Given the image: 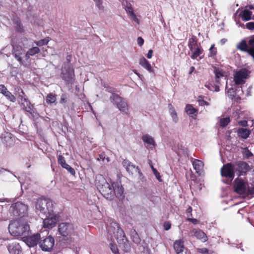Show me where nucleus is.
I'll return each instance as SVG.
<instances>
[{"label": "nucleus", "instance_id": "603ef678", "mask_svg": "<svg viewBox=\"0 0 254 254\" xmlns=\"http://www.w3.org/2000/svg\"><path fill=\"white\" fill-rule=\"evenodd\" d=\"M126 10L127 12L129 14L130 16L134 13L131 6H127L126 8Z\"/></svg>", "mask_w": 254, "mask_h": 254}, {"label": "nucleus", "instance_id": "bb28decb", "mask_svg": "<svg viewBox=\"0 0 254 254\" xmlns=\"http://www.w3.org/2000/svg\"><path fill=\"white\" fill-rule=\"evenodd\" d=\"M185 110L186 113L189 115H194L197 112V110L190 104H187Z\"/></svg>", "mask_w": 254, "mask_h": 254}, {"label": "nucleus", "instance_id": "7ed1b4c3", "mask_svg": "<svg viewBox=\"0 0 254 254\" xmlns=\"http://www.w3.org/2000/svg\"><path fill=\"white\" fill-rule=\"evenodd\" d=\"M8 230L14 236H21L28 234L30 227L27 222L21 219L13 220L9 224Z\"/></svg>", "mask_w": 254, "mask_h": 254}, {"label": "nucleus", "instance_id": "052dcab7", "mask_svg": "<svg viewBox=\"0 0 254 254\" xmlns=\"http://www.w3.org/2000/svg\"><path fill=\"white\" fill-rule=\"evenodd\" d=\"M130 17L135 22H137V23H139V20L134 13L131 15Z\"/></svg>", "mask_w": 254, "mask_h": 254}, {"label": "nucleus", "instance_id": "ea45409f", "mask_svg": "<svg viewBox=\"0 0 254 254\" xmlns=\"http://www.w3.org/2000/svg\"><path fill=\"white\" fill-rule=\"evenodd\" d=\"M96 3V5L100 10H103L104 6L102 5V0H93Z\"/></svg>", "mask_w": 254, "mask_h": 254}, {"label": "nucleus", "instance_id": "a19ab883", "mask_svg": "<svg viewBox=\"0 0 254 254\" xmlns=\"http://www.w3.org/2000/svg\"><path fill=\"white\" fill-rule=\"evenodd\" d=\"M68 101V97L67 95L65 94H63L61 95V99H60V103L61 104H65L67 103Z\"/></svg>", "mask_w": 254, "mask_h": 254}, {"label": "nucleus", "instance_id": "de8ad7c7", "mask_svg": "<svg viewBox=\"0 0 254 254\" xmlns=\"http://www.w3.org/2000/svg\"><path fill=\"white\" fill-rule=\"evenodd\" d=\"M197 251L202 254H208V250L207 248H198L197 249Z\"/></svg>", "mask_w": 254, "mask_h": 254}, {"label": "nucleus", "instance_id": "49530a36", "mask_svg": "<svg viewBox=\"0 0 254 254\" xmlns=\"http://www.w3.org/2000/svg\"><path fill=\"white\" fill-rule=\"evenodd\" d=\"M163 226L164 230L168 231L171 227V223L169 221H165L164 223Z\"/></svg>", "mask_w": 254, "mask_h": 254}, {"label": "nucleus", "instance_id": "20e7f679", "mask_svg": "<svg viewBox=\"0 0 254 254\" xmlns=\"http://www.w3.org/2000/svg\"><path fill=\"white\" fill-rule=\"evenodd\" d=\"M36 208L41 213L51 215L53 213V203L51 199L41 197L37 200Z\"/></svg>", "mask_w": 254, "mask_h": 254}, {"label": "nucleus", "instance_id": "58836bf2", "mask_svg": "<svg viewBox=\"0 0 254 254\" xmlns=\"http://www.w3.org/2000/svg\"><path fill=\"white\" fill-rule=\"evenodd\" d=\"M170 114H171V116L172 118L173 121L175 123H176L178 122V120L177 113L176 112L175 110L173 109L171 111Z\"/></svg>", "mask_w": 254, "mask_h": 254}, {"label": "nucleus", "instance_id": "473e14b6", "mask_svg": "<svg viewBox=\"0 0 254 254\" xmlns=\"http://www.w3.org/2000/svg\"><path fill=\"white\" fill-rule=\"evenodd\" d=\"M209 52L208 54L209 57H214L217 54V49L215 47V45L213 44L210 48Z\"/></svg>", "mask_w": 254, "mask_h": 254}, {"label": "nucleus", "instance_id": "09e8293b", "mask_svg": "<svg viewBox=\"0 0 254 254\" xmlns=\"http://www.w3.org/2000/svg\"><path fill=\"white\" fill-rule=\"evenodd\" d=\"M192 208L191 206H189L187 209H186V212L187 213V218L188 217H190L192 216V213H191V212H192Z\"/></svg>", "mask_w": 254, "mask_h": 254}, {"label": "nucleus", "instance_id": "39448f33", "mask_svg": "<svg viewBox=\"0 0 254 254\" xmlns=\"http://www.w3.org/2000/svg\"><path fill=\"white\" fill-rule=\"evenodd\" d=\"M188 45L191 53L190 58L192 59H197L198 57H199L200 59L203 58V56L201 57V55L203 53V50L200 44H198V39L195 36L192 35L189 39Z\"/></svg>", "mask_w": 254, "mask_h": 254}, {"label": "nucleus", "instance_id": "f8f14e48", "mask_svg": "<svg viewBox=\"0 0 254 254\" xmlns=\"http://www.w3.org/2000/svg\"><path fill=\"white\" fill-rule=\"evenodd\" d=\"M222 177L230 179L232 181L235 177V170L234 164L227 163L223 165L220 170Z\"/></svg>", "mask_w": 254, "mask_h": 254}, {"label": "nucleus", "instance_id": "a211bd4d", "mask_svg": "<svg viewBox=\"0 0 254 254\" xmlns=\"http://www.w3.org/2000/svg\"><path fill=\"white\" fill-rule=\"evenodd\" d=\"M189 236L190 237L195 236L197 239L201 240L203 242L207 241L206 235L200 230H197L193 229L189 232Z\"/></svg>", "mask_w": 254, "mask_h": 254}, {"label": "nucleus", "instance_id": "f03ea898", "mask_svg": "<svg viewBox=\"0 0 254 254\" xmlns=\"http://www.w3.org/2000/svg\"><path fill=\"white\" fill-rule=\"evenodd\" d=\"M107 229L109 234L111 236V240H114L113 237H114L119 245L124 247L128 244V241L119 223L113 222L111 223L110 226L107 227Z\"/></svg>", "mask_w": 254, "mask_h": 254}, {"label": "nucleus", "instance_id": "13d9d810", "mask_svg": "<svg viewBox=\"0 0 254 254\" xmlns=\"http://www.w3.org/2000/svg\"><path fill=\"white\" fill-rule=\"evenodd\" d=\"M154 175L155 176L156 178L157 179V180L159 181V182H161L162 181V180H161V177L160 175V173L158 172V171H156V172H155L154 173H153Z\"/></svg>", "mask_w": 254, "mask_h": 254}, {"label": "nucleus", "instance_id": "72a5a7b5", "mask_svg": "<svg viewBox=\"0 0 254 254\" xmlns=\"http://www.w3.org/2000/svg\"><path fill=\"white\" fill-rule=\"evenodd\" d=\"M197 101L200 106H208L209 105L208 102L204 100V96H198Z\"/></svg>", "mask_w": 254, "mask_h": 254}, {"label": "nucleus", "instance_id": "2f4dec72", "mask_svg": "<svg viewBox=\"0 0 254 254\" xmlns=\"http://www.w3.org/2000/svg\"><path fill=\"white\" fill-rule=\"evenodd\" d=\"M40 51V49L38 47H33L31 48H30L27 52H28V54L33 56L37 54H38Z\"/></svg>", "mask_w": 254, "mask_h": 254}, {"label": "nucleus", "instance_id": "5701e85b", "mask_svg": "<svg viewBox=\"0 0 254 254\" xmlns=\"http://www.w3.org/2000/svg\"><path fill=\"white\" fill-rule=\"evenodd\" d=\"M142 140L146 143H147L149 147L152 149L155 146V143L154 139L150 135L148 134L143 135L142 136Z\"/></svg>", "mask_w": 254, "mask_h": 254}, {"label": "nucleus", "instance_id": "6ab92c4d", "mask_svg": "<svg viewBox=\"0 0 254 254\" xmlns=\"http://www.w3.org/2000/svg\"><path fill=\"white\" fill-rule=\"evenodd\" d=\"M173 247L176 254H180L184 252V241L182 240H176L174 243Z\"/></svg>", "mask_w": 254, "mask_h": 254}, {"label": "nucleus", "instance_id": "c03bdc74", "mask_svg": "<svg viewBox=\"0 0 254 254\" xmlns=\"http://www.w3.org/2000/svg\"><path fill=\"white\" fill-rule=\"evenodd\" d=\"M58 163L61 165L62 166L63 164H64V163H65V160L64 159V157H63L62 155H59L58 157Z\"/></svg>", "mask_w": 254, "mask_h": 254}, {"label": "nucleus", "instance_id": "f3484780", "mask_svg": "<svg viewBox=\"0 0 254 254\" xmlns=\"http://www.w3.org/2000/svg\"><path fill=\"white\" fill-rule=\"evenodd\" d=\"M46 218L43 221V226L44 228L51 229L54 227L59 220V217L56 215L51 213V215H48Z\"/></svg>", "mask_w": 254, "mask_h": 254}, {"label": "nucleus", "instance_id": "b1692460", "mask_svg": "<svg viewBox=\"0 0 254 254\" xmlns=\"http://www.w3.org/2000/svg\"><path fill=\"white\" fill-rule=\"evenodd\" d=\"M237 133L239 137L247 139L251 134V130L247 128H240L237 130Z\"/></svg>", "mask_w": 254, "mask_h": 254}, {"label": "nucleus", "instance_id": "e2e57ef3", "mask_svg": "<svg viewBox=\"0 0 254 254\" xmlns=\"http://www.w3.org/2000/svg\"><path fill=\"white\" fill-rule=\"evenodd\" d=\"M194 70H195L194 67L193 66H191L190 67V71L189 72V74H191L194 71Z\"/></svg>", "mask_w": 254, "mask_h": 254}, {"label": "nucleus", "instance_id": "c85d7f7f", "mask_svg": "<svg viewBox=\"0 0 254 254\" xmlns=\"http://www.w3.org/2000/svg\"><path fill=\"white\" fill-rule=\"evenodd\" d=\"M50 40L51 38L49 37H47L44 39H41L35 43L37 46L41 47L42 46L47 45Z\"/></svg>", "mask_w": 254, "mask_h": 254}, {"label": "nucleus", "instance_id": "3c124183", "mask_svg": "<svg viewBox=\"0 0 254 254\" xmlns=\"http://www.w3.org/2000/svg\"><path fill=\"white\" fill-rule=\"evenodd\" d=\"M66 170L69 172L70 173V174L72 175H73L74 176L75 174V171L74 170V169L72 168L71 166H70L69 165H68V167H67V168H66Z\"/></svg>", "mask_w": 254, "mask_h": 254}, {"label": "nucleus", "instance_id": "dca6fc26", "mask_svg": "<svg viewBox=\"0 0 254 254\" xmlns=\"http://www.w3.org/2000/svg\"><path fill=\"white\" fill-rule=\"evenodd\" d=\"M234 166L235 171L238 172L239 176L245 175L249 169L248 164L242 161L236 162Z\"/></svg>", "mask_w": 254, "mask_h": 254}, {"label": "nucleus", "instance_id": "cd10ccee", "mask_svg": "<svg viewBox=\"0 0 254 254\" xmlns=\"http://www.w3.org/2000/svg\"><path fill=\"white\" fill-rule=\"evenodd\" d=\"M46 101L48 104L54 103L56 101V95L53 93H49L46 97Z\"/></svg>", "mask_w": 254, "mask_h": 254}, {"label": "nucleus", "instance_id": "6e6d98bb", "mask_svg": "<svg viewBox=\"0 0 254 254\" xmlns=\"http://www.w3.org/2000/svg\"><path fill=\"white\" fill-rule=\"evenodd\" d=\"M239 125L243 127H247L248 126V121L246 120L240 121L238 123Z\"/></svg>", "mask_w": 254, "mask_h": 254}, {"label": "nucleus", "instance_id": "680f3d73", "mask_svg": "<svg viewBox=\"0 0 254 254\" xmlns=\"http://www.w3.org/2000/svg\"><path fill=\"white\" fill-rule=\"evenodd\" d=\"M24 56H25V58L26 60H29L30 56H32L31 55L28 54V52H27L26 53L25 52V54Z\"/></svg>", "mask_w": 254, "mask_h": 254}, {"label": "nucleus", "instance_id": "864d4df0", "mask_svg": "<svg viewBox=\"0 0 254 254\" xmlns=\"http://www.w3.org/2000/svg\"><path fill=\"white\" fill-rule=\"evenodd\" d=\"M187 220L193 224H196L198 223V220L196 219L192 218L191 217L187 218Z\"/></svg>", "mask_w": 254, "mask_h": 254}, {"label": "nucleus", "instance_id": "393cba45", "mask_svg": "<svg viewBox=\"0 0 254 254\" xmlns=\"http://www.w3.org/2000/svg\"><path fill=\"white\" fill-rule=\"evenodd\" d=\"M240 16L243 21H248L251 19L252 12L248 9H244L241 12Z\"/></svg>", "mask_w": 254, "mask_h": 254}, {"label": "nucleus", "instance_id": "9d476101", "mask_svg": "<svg viewBox=\"0 0 254 254\" xmlns=\"http://www.w3.org/2000/svg\"><path fill=\"white\" fill-rule=\"evenodd\" d=\"M111 101L119 109V110L125 114H127L128 111V105L127 103L116 94H113L110 97Z\"/></svg>", "mask_w": 254, "mask_h": 254}, {"label": "nucleus", "instance_id": "6e6552de", "mask_svg": "<svg viewBox=\"0 0 254 254\" xmlns=\"http://www.w3.org/2000/svg\"><path fill=\"white\" fill-rule=\"evenodd\" d=\"M20 91L21 94L19 95L18 98L21 100V103L20 105L21 109L33 116L35 110L33 105L31 103L27 98L24 97L25 96V93L20 87L17 88V91Z\"/></svg>", "mask_w": 254, "mask_h": 254}, {"label": "nucleus", "instance_id": "c756f323", "mask_svg": "<svg viewBox=\"0 0 254 254\" xmlns=\"http://www.w3.org/2000/svg\"><path fill=\"white\" fill-rule=\"evenodd\" d=\"M214 73L215 75L216 82L218 84L220 83L219 78L221 77H223L224 74L221 70L219 69H216L214 70Z\"/></svg>", "mask_w": 254, "mask_h": 254}, {"label": "nucleus", "instance_id": "a878e982", "mask_svg": "<svg viewBox=\"0 0 254 254\" xmlns=\"http://www.w3.org/2000/svg\"><path fill=\"white\" fill-rule=\"evenodd\" d=\"M8 250L10 254H19V246L18 245H9L8 247Z\"/></svg>", "mask_w": 254, "mask_h": 254}, {"label": "nucleus", "instance_id": "f257e3e1", "mask_svg": "<svg viewBox=\"0 0 254 254\" xmlns=\"http://www.w3.org/2000/svg\"><path fill=\"white\" fill-rule=\"evenodd\" d=\"M95 184L100 192L106 198H111L114 194L116 193H117L118 196H121L124 192L123 189L121 187L118 185L116 188V186H114V184L112 185L114 189L113 191L111 185L107 182L102 175L96 176Z\"/></svg>", "mask_w": 254, "mask_h": 254}, {"label": "nucleus", "instance_id": "c9c22d12", "mask_svg": "<svg viewBox=\"0 0 254 254\" xmlns=\"http://www.w3.org/2000/svg\"><path fill=\"white\" fill-rule=\"evenodd\" d=\"M244 186L242 182L239 183L235 187V191L237 192H242L244 190Z\"/></svg>", "mask_w": 254, "mask_h": 254}, {"label": "nucleus", "instance_id": "37998d69", "mask_svg": "<svg viewBox=\"0 0 254 254\" xmlns=\"http://www.w3.org/2000/svg\"><path fill=\"white\" fill-rule=\"evenodd\" d=\"M135 168V166L133 165L131 163H130V164L127 167L126 169L129 173L132 174L133 171Z\"/></svg>", "mask_w": 254, "mask_h": 254}, {"label": "nucleus", "instance_id": "4d7b16f0", "mask_svg": "<svg viewBox=\"0 0 254 254\" xmlns=\"http://www.w3.org/2000/svg\"><path fill=\"white\" fill-rule=\"evenodd\" d=\"M137 41L138 45L140 46H141L144 43V40L141 37H139L137 38Z\"/></svg>", "mask_w": 254, "mask_h": 254}, {"label": "nucleus", "instance_id": "79ce46f5", "mask_svg": "<svg viewBox=\"0 0 254 254\" xmlns=\"http://www.w3.org/2000/svg\"><path fill=\"white\" fill-rule=\"evenodd\" d=\"M243 155L244 157L247 158L253 156V153L248 149L243 152Z\"/></svg>", "mask_w": 254, "mask_h": 254}, {"label": "nucleus", "instance_id": "ddd939ff", "mask_svg": "<svg viewBox=\"0 0 254 254\" xmlns=\"http://www.w3.org/2000/svg\"><path fill=\"white\" fill-rule=\"evenodd\" d=\"M54 245L55 240L52 236H48L43 240H41L39 243L40 248L44 252H51Z\"/></svg>", "mask_w": 254, "mask_h": 254}, {"label": "nucleus", "instance_id": "8fccbe9b", "mask_svg": "<svg viewBox=\"0 0 254 254\" xmlns=\"http://www.w3.org/2000/svg\"><path fill=\"white\" fill-rule=\"evenodd\" d=\"M7 91L6 87L2 84L0 85V93L4 95Z\"/></svg>", "mask_w": 254, "mask_h": 254}, {"label": "nucleus", "instance_id": "4be33fe9", "mask_svg": "<svg viewBox=\"0 0 254 254\" xmlns=\"http://www.w3.org/2000/svg\"><path fill=\"white\" fill-rule=\"evenodd\" d=\"M192 165L196 173L200 174L203 168V163L200 160L194 159L192 162Z\"/></svg>", "mask_w": 254, "mask_h": 254}, {"label": "nucleus", "instance_id": "e433bc0d", "mask_svg": "<svg viewBox=\"0 0 254 254\" xmlns=\"http://www.w3.org/2000/svg\"><path fill=\"white\" fill-rule=\"evenodd\" d=\"M16 30L20 33L24 32L23 26L20 21H17L15 26Z\"/></svg>", "mask_w": 254, "mask_h": 254}, {"label": "nucleus", "instance_id": "1a4fd4ad", "mask_svg": "<svg viewBox=\"0 0 254 254\" xmlns=\"http://www.w3.org/2000/svg\"><path fill=\"white\" fill-rule=\"evenodd\" d=\"M61 76L68 84H73L75 80L74 69L70 65L64 67Z\"/></svg>", "mask_w": 254, "mask_h": 254}, {"label": "nucleus", "instance_id": "a18cd8bd", "mask_svg": "<svg viewBox=\"0 0 254 254\" xmlns=\"http://www.w3.org/2000/svg\"><path fill=\"white\" fill-rule=\"evenodd\" d=\"M246 28L251 31H254V22H250L246 24Z\"/></svg>", "mask_w": 254, "mask_h": 254}, {"label": "nucleus", "instance_id": "aec40b11", "mask_svg": "<svg viewBox=\"0 0 254 254\" xmlns=\"http://www.w3.org/2000/svg\"><path fill=\"white\" fill-rule=\"evenodd\" d=\"M139 64L143 68L146 69L150 73H154V70L151 66L150 63L144 57H142L139 59Z\"/></svg>", "mask_w": 254, "mask_h": 254}, {"label": "nucleus", "instance_id": "0e129e2a", "mask_svg": "<svg viewBox=\"0 0 254 254\" xmlns=\"http://www.w3.org/2000/svg\"><path fill=\"white\" fill-rule=\"evenodd\" d=\"M133 72H134L136 75H137L138 77H140V74H139V73L137 71V70H136L134 69V70H133Z\"/></svg>", "mask_w": 254, "mask_h": 254}, {"label": "nucleus", "instance_id": "4468645a", "mask_svg": "<svg viewBox=\"0 0 254 254\" xmlns=\"http://www.w3.org/2000/svg\"><path fill=\"white\" fill-rule=\"evenodd\" d=\"M250 72L246 68H243L236 72L234 77L235 83L238 85H242L245 83V79H247Z\"/></svg>", "mask_w": 254, "mask_h": 254}, {"label": "nucleus", "instance_id": "423d86ee", "mask_svg": "<svg viewBox=\"0 0 254 254\" xmlns=\"http://www.w3.org/2000/svg\"><path fill=\"white\" fill-rule=\"evenodd\" d=\"M28 209L27 205L18 201L11 205L9 211L14 216L21 218L26 215Z\"/></svg>", "mask_w": 254, "mask_h": 254}, {"label": "nucleus", "instance_id": "5fc2aeb1", "mask_svg": "<svg viewBox=\"0 0 254 254\" xmlns=\"http://www.w3.org/2000/svg\"><path fill=\"white\" fill-rule=\"evenodd\" d=\"M130 162H129L128 160L124 159L123 161L122 164L124 167L126 169L127 167L130 164Z\"/></svg>", "mask_w": 254, "mask_h": 254}, {"label": "nucleus", "instance_id": "0eeeda50", "mask_svg": "<svg viewBox=\"0 0 254 254\" xmlns=\"http://www.w3.org/2000/svg\"><path fill=\"white\" fill-rule=\"evenodd\" d=\"M58 231L63 237L70 239L72 236L76 234V231L73 225L70 223L63 222L59 225Z\"/></svg>", "mask_w": 254, "mask_h": 254}, {"label": "nucleus", "instance_id": "bf43d9fd", "mask_svg": "<svg viewBox=\"0 0 254 254\" xmlns=\"http://www.w3.org/2000/svg\"><path fill=\"white\" fill-rule=\"evenodd\" d=\"M153 51L152 50H149L148 53L146 55V57L148 59H151L152 57Z\"/></svg>", "mask_w": 254, "mask_h": 254}, {"label": "nucleus", "instance_id": "7c9ffc66", "mask_svg": "<svg viewBox=\"0 0 254 254\" xmlns=\"http://www.w3.org/2000/svg\"><path fill=\"white\" fill-rule=\"evenodd\" d=\"M3 95L5 96L6 99L10 102H15L16 101L15 97L8 90Z\"/></svg>", "mask_w": 254, "mask_h": 254}, {"label": "nucleus", "instance_id": "9b49d317", "mask_svg": "<svg viewBox=\"0 0 254 254\" xmlns=\"http://www.w3.org/2000/svg\"><path fill=\"white\" fill-rule=\"evenodd\" d=\"M12 54L15 59L21 65L24 66H28L29 64H26L23 60V56L25 54V50L22 46L18 45H12Z\"/></svg>", "mask_w": 254, "mask_h": 254}, {"label": "nucleus", "instance_id": "f704fd0d", "mask_svg": "<svg viewBox=\"0 0 254 254\" xmlns=\"http://www.w3.org/2000/svg\"><path fill=\"white\" fill-rule=\"evenodd\" d=\"M230 122V119L229 117L221 119L220 121V126L223 127H226Z\"/></svg>", "mask_w": 254, "mask_h": 254}, {"label": "nucleus", "instance_id": "4c0bfd02", "mask_svg": "<svg viewBox=\"0 0 254 254\" xmlns=\"http://www.w3.org/2000/svg\"><path fill=\"white\" fill-rule=\"evenodd\" d=\"M110 246L111 251L113 253H114V254H120L116 244L111 243Z\"/></svg>", "mask_w": 254, "mask_h": 254}, {"label": "nucleus", "instance_id": "69168bd1", "mask_svg": "<svg viewBox=\"0 0 254 254\" xmlns=\"http://www.w3.org/2000/svg\"><path fill=\"white\" fill-rule=\"evenodd\" d=\"M69 165H68L67 164L65 163H64V164H63L62 166H61L63 168H64L66 169V168H67V167Z\"/></svg>", "mask_w": 254, "mask_h": 254}, {"label": "nucleus", "instance_id": "2eb2a0df", "mask_svg": "<svg viewBox=\"0 0 254 254\" xmlns=\"http://www.w3.org/2000/svg\"><path fill=\"white\" fill-rule=\"evenodd\" d=\"M40 234L39 233H36L31 236H27L22 237V241L29 247H34L39 244L40 241Z\"/></svg>", "mask_w": 254, "mask_h": 254}, {"label": "nucleus", "instance_id": "338daca9", "mask_svg": "<svg viewBox=\"0 0 254 254\" xmlns=\"http://www.w3.org/2000/svg\"><path fill=\"white\" fill-rule=\"evenodd\" d=\"M190 179L192 181H194L196 179V177L194 175H192V176L190 177Z\"/></svg>", "mask_w": 254, "mask_h": 254}, {"label": "nucleus", "instance_id": "412c9836", "mask_svg": "<svg viewBox=\"0 0 254 254\" xmlns=\"http://www.w3.org/2000/svg\"><path fill=\"white\" fill-rule=\"evenodd\" d=\"M237 48L238 49L241 51L247 52L249 54L250 50L253 49V47L249 46L245 40H242L237 45Z\"/></svg>", "mask_w": 254, "mask_h": 254}, {"label": "nucleus", "instance_id": "774afa93", "mask_svg": "<svg viewBox=\"0 0 254 254\" xmlns=\"http://www.w3.org/2000/svg\"><path fill=\"white\" fill-rule=\"evenodd\" d=\"M250 9H254V6L253 5H249L247 6Z\"/></svg>", "mask_w": 254, "mask_h": 254}]
</instances>
